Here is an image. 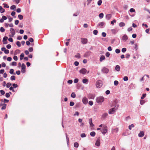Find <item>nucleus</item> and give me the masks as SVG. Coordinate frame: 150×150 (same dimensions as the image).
I'll list each match as a JSON object with an SVG mask.
<instances>
[{"instance_id":"18","label":"nucleus","mask_w":150,"mask_h":150,"mask_svg":"<svg viewBox=\"0 0 150 150\" xmlns=\"http://www.w3.org/2000/svg\"><path fill=\"white\" fill-rule=\"evenodd\" d=\"M120 66L118 65H117L115 67V69L117 71H120Z\"/></svg>"},{"instance_id":"20","label":"nucleus","mask_w":150,"mask_h":150,"mask_svg":"<svg viewBox=\"0 0 150 150\" xmlns=\"http://www.w3.org/2000/svg\"><path fill=\"white\" fill-rule=\"evenodd\" d=\"M105 25V23L103 22H102L99 23H98V25L99 26H100V27H102L103 25Z\"/></svg>"},{"instance_id":"57","label":"nucleus","mask_w":150,"mask_h":150,"mask_svg":"<svg viewBox=\"0 0 150 150\" xmlns=\"http://www.w3.org/2000/svg\"><path fill=\"white\" fill-rule=\"evenodd\" d=\"M16 62H13L11 63V65L13 66H16Z\"/></svg>"},{"instance_id":"50","label":"nucleus","mask_w":150,"mask_h":150,"mask_svg":"<svg viewBox=\"0 0 150 150\" xmlns=\"http://www.w3.org/2000/svg\"><path fill=\"white\" fill-rule=\"evenodd\" d=\"M0 93L2 95H4L5 93V91L2 90H1L0 91Z\"/></svg>"},{"instance_id":"31","label":"nucleus","mask_w":150,"mask_h":150,"mask_svg":"<svg viewBox=\"0 0 150 150\" xmlns=\"http://www.w3.org/2000/svg\"><path fill=\"white\" fill-rule=\"evenodd\" d=\"M74 57H75L78 58H81V55L79 53H77L76 55H75Z\"/></svg>"},{"instance_id":"4","label":"nucleus","mask_w":150,"mask_h":150,"mask_svg":"<svg viewBox=\"0 0 150 150\" xmlns=\"http://www.w3.org/2000/svg\"><path fill=\"white\" fill-rule=\"evenodd\" d=\"M109 71V69L105 67H103L101 69L102 72L105 74H107L108 72Z\"/></svg>"},{"instance_id":"38","label":"nucleus","mask_w":150,"mask_h":150,"mask_svg":"<svg viewBox=\"0 0 150 150\" xmlns=\"http://www.w3.org/2000/svg\"><path fill=\"white\" fill-rule=\"evenodd\" d=\"M104 16V14L103 13H101L99 15V17L100 18H103Z\"/></svg>"},{"instance_id":"64","label":"nucleus","mask_w":150,"mask_h":150,"mask_svg":"<svg viewBox=\"0 0 150 150\" xmlns=\"http://www.w3.org/2000/svg\"><path fill=\"white\" fill-rule=\"evenodd\" d=\"M88 104L90 106H92L93 104V102L92 101H90L88 102Z\"/></svg>"},{"instance_id":"53","label":"nucleus","mask_w":150,"mask_h":150,"mask_svg":"<svg viewBox=\"0 0 150 150\" xmlns=\"http://www.w3.org/2000/svg\"><path fill=\"white\" fill-rule=\"evenodd\" d=\"M74 104V102L73 101H71L69 105L70 106H73Z\"/></svg>"},{"instance_id":"24","label":"nucleus","mask_w":150,"mask_h":150,"mask_svg":"<svg viewBox=\"0 0 150 150\" xmlns=\"http://www.w3.org/2000/svg\"><path fill=\"white\" fill-rule=\"evenodd\" d=\"M95 135H96V133L95 132H93V131L91 132V133H90V135L93 137H94L95 136Z\"/></svg>"},{"instance_id":"56","label":"nucleus","mask_w":150,"mask_h":150,"mask_svg":"<svg viewBox=\"0 0 150 150\" xmlns=\"http://www.w3.org/2000/svg\"><path fill=\"white\" fill-rule=\"evenodd\" d=\"M79 62L77 61H75L74 62V64L76 66H78L79 65Z\"/></svg>"},{"instance_id":"11","label":"nucleus","mask_w":150,"mask_h":150,"mask_svg":"<svg viewBox=\"0 0 150 150\" xmlns=\"http://www.w3.org/2000/svg\"><path fill=\"white\" fill-rule=\"evenodd\" d=\"M115 111V108H113L109 110L108 113L109 114H112L114 113Z\"/></svg>"},{"instance_id":"42","label":"nucleus","mask_w":150,"mask_h":150,"mask_svg":"<svg viewBox=\"0 0 150 150\" xmlns=\"http://www.w3.org/2000/svg\"><path fill=\"white\" fill-rule=\"evenodd\" d=\"M13 71H14L13 69H10V70L9 73L11 74H15L13 73Z\"/></svg>"},{"instance_id":"19","label":"nucleus","mask_w":150,"mask_h":150,"mask_svg":"<svg viewBox=\"0 0 150 150\" xmlns=\"http://www.w3.org/2000/svg\"><path fill=\"white\" fill-rule=\"evenodd\" d=\"M105 57L104 55H101L100 59V61L101 62H102L103 60L105 59Z\"/></svg>"},{"instance_id":"3","label":"nucleus","mask_w":150,"mask_h":150,"mask_svg":"<svg viewBox=\"0 0 150 150\" xmlns=\"http://www.w3.org/2000/svg\"><path fill=\"white\" fill-rule=\"evenodd\" d=\"M102 86V81L101 80H98L97 81L96 83V86L97 88H100Z\"/></svg>"},{"instance_id":"26","label":"nucleus","mask_w":150,"mask_h":150,"mask_svg":"<svg viewBox=\"0 0 150 150\" xmlns=\"http://www.w3.org/2000/svg\"><path fill=\"white\" fill-rule=\"evenodd\" d=\"M71 96L73 98H74L76 96V95L74 92H73L71 93Z\"/></svg>"},{"instance_id":"37","label":"nucleus","mask_w":150,"mask_h":150,"mask_svg":"<svg viewBox=\"0 0 150 150\" xmlns=\"http://www.w3.org/2000/svg\"><path fill=\"white\" fill-rule=\"evenodd\" d=\"M146 93H143L142 94V96L141 97V98L142 99H143L146 97Z\"/></svg>"},{"instance_id":"9","label":"nucleus","mask_w":150,"mask_h":150,"mask_svg":"<svg viewBox=\"0 0 150 150\" xmlns=\"http://www.w3.org/2000/svg\"><path fill=\"white\" fill-rule=\"evenodd\" d=\"M95 145L97 146H99L100 145V141L99 137L98 138L96 141Z\"/></svg>"},{"instance_id":"55","label":"nucleus","mask_w":150,"mask_h":150,"mask_svg":"<svg viewBox=\"0 0 150 150\" xmlns=\"http://www.w3.org/2000/svg\"><path fill=\"white\" fill-rule=\"evenodd\" d=\"M13 88H16L18 86L15 83L13 84Z\"/></svg>"},{"instance_id":"34","label":"nucleus","mask_w":150,"mask_h":150,"mask_svg":"<svg viewBox=\"0 0 150 150\" xmlns=\"http://www.w3.org/2000/svg\"><path fill=\"white\" fill-rule=\"evenodd\" d=\"M111 31H112V33L114 34H115L117 31L116 30L114 29L111 30Z\"/></svg>"},{"instance_id":"62","label":"nucleus","mask_w":150,"mask_h":150,"mask_svg":"<svg viewBox=\"0 0 150 150\" xmlns=\"http://www.w3.org/2000/svg\"><path fill=\"white\" fill-rule=\"evenodd\" d=\"M5 96L6 98H8L10 96L9 93H7L5 94Z\"/></svg>"},{"instance_id":"63","label":"nucleus","mask_w":150,"mask_h":150,"mask_svg":"<svg viewBox=\"0 0 150 150\" xmlns=\"http://www.w3.org/2000/svg\"><path fill=\"white\" fill-rule=\"evenodd\" d=\"M72 82L73 81L72 80H69L67 81V83L69 84H71Z\"/></svg>"},{"instance_id":"46","label":"nucleus","mask_w":150,"mask_h":150,"mask_svg":"<svg viewBox=\"0 0 150 150\" xmlns=\"http://www.w3.org/2000/svg\"><path fill=\"white\" fill-rule=\"evenodd\" d=\"M10 79L12 81L15 80L16 79V77L14 76H11Z\"/></svg>"},{"instance_id":"35","label":"nucleus","mask_w":150,"mask_h":150,"mask_svg":"<svg viewBox=\"0 0 150 150\" xmlns=\"http://www.w3.org/2000/svg\"><path fill=\"white\" fill-rule=\"evenodd\" d=\"M102 1V0H99L97 2V4L98 6H100L101 5Z\"/></svg>"},{"instance_id":"49","label":"nucleus","mask_w":150,"mask_h":150,"mask_svg":"<svg viewBox=\"0 0 150 150\" xmlns=\"http://www.w3.org/2000/svg\"><path fill=\"white\" fill-rule=\"evenodd\" d=\"M128 80V77L127 76H125L123 78V80L124 81H126Z\"/></svg>"},{"instance_id":"2","label":"nucleus","mask_w":150,"mask_h":150,"mask_svg":"<svg viewBox=\"0 0 150 150\" xmlns=\"http://www.w3.org/2000/svg\"><path fill=\"white\" fill-rule=\"evenodd\" d=\"M107 127L106 126H103L102 129H101L100 132L102 133L103 134H105L107 132Z\"/></svg>"},{"instance_id":"25","label":"nucleus","mask_w":150,"mask_h":150,"mask_svg":"<svg viewBox=\"0 0 150 150\" xmlns=\"http://www.w3.org/2000/svg\"><path fill=\"white\" fill-rule=\"evenodd\" d=\"M88 98L92 99H94V96L91 94H89L88 95Z\"/></svg>"},{"instance_id":"8","label":"nucleus","mask_w":150,"mask_h":150,"mask_svg":"<svg viewBox=\"0 0 150 150\" xmlns=\"http://www.w3.org/2000/svg\"><path fill=\"white\" fill-rule=\"evenodd\" d=\"M91 53V52L90 51L87 52L84 54L83 57H87L90 55Z\"/></svg>"},{"instance_id":"45","label":"nucleus","mask_w":150,"mask_h":150,"mask_svg":"<svg viewBox=\"0 0 150 150\" xmlns=\"http://www.w3.org/2000/svg\"><path fill=\"white\" fill-rule=\"evenodd\" d=\"M114 83L115 86H117L118 85L119 82L115 80L114 81Z\"/></svg>"},{"instance_id":"28","label":"nucleus","mask_w":150,"mask_h":150,"mask_svg":"<svg viewBox=\"0 0 150 150\" xmlns=\"http://www.w3.org/2000/svg\"><path fill=\"white\" fill-rule=\"evenodd\" d=\"M16 8V6L15 5H12L10 7V9L11 10H15Z\"/></svg>"},{"instance_id":"40","label":"nucleus","mask_w":150,"mask_h":150,"mask_svg":"<svg viewBox=\"0 0 150 150\" xmlns=\"http://www.w3.org/2000/svg\"><path fill=\"white\" fill-rule=\"evenodd\" d=\"M5 29L3 27H1L0 28V31L1 32H4L5 31Z\"/></svg>"},{"instance_id":"43","label":"nucleus","mask_w":150,"mask_h":150,"mask_svg":"<svg viewBox=\"0 0 150 150\" xmlns=\"http://www.w3.org/2000/svg\"><path fill=\"white\" fill-rule=\"evenodd\" d=\"M16 44L17 45L18 47H21V42H20L19 41H17L16 42Z\"/></svg>"},{"instance_id":"1","label":"nucleus","mask_w":150,"mask_h":150,"mask_svg":"<svg viewBox=\"0 0 150 150\" xmlns=\"http://www.w3.org/2000/svg\"><path fill=\"white\" fill-rule=\"evenodd\" d=\"M104 100V98L103 96H100L97 97L96 99V102L98 103H102Z\"/></svg>"},{"instance_id":"29","label":"nucleus","mask_w":150,"mask_h":150,"mask_svg":"<svg viewBox=\"0 0 150 150\" xmlns=\"http://www.w3.org/2000/svg\"><path fill=\"white\" fill-rule=\"evenodd\" d=\"M26 67L25 65L23 63L21 65V69L22 70H25Z\"/></svg>"},{"instance_id":"16","label":"nucleus","mask_w":150,"mask_h":150,"mask_svg":"<svg viewBox=\"0 0 150 150\" xmlns=\"http://www.w3.org/2000/svg\"><path fill=\"white\" fill-rule=\"evenodd\" d=\"M144 135V133L143 131H140V132L138 134V136L139 137H142Z\"/></svg>"},{"instance_id":"13","label":"nucleus","mask_w":150,"mask_h":150,"mask_svg":"<svg viewBox=\"0 0 150 150\" xmlns=\"http://www.w3.org/2000/svg\"><path fill=\"white\" fill-rule=\"evenodd\" d=\"M81 42L83 44H86L87 42V40L86 38H82Z\"/></svg>"},{"instance_id":"44","label":"nucleus","mask_w":150,"mask_h":150,"mask_svg":"<svg viewBox=\"0 0 150 150\" xmlns=\"http://www.w3.org/2000/svg\"><path fill=\"white\" fill-rule=\"evenodd\" d=\"M3 5H4V7L8 8H9V6L6 3H4Z\"/></svg>"},{"instance_id":"47","label":"nucleus","mask_w":150,"mask_h":150,"mask_svg":"<svg viewBox=\"0 0 150 150\" xmlns=\"http://www.w3.org/2000/svg\"><path fill=\"white\" fill-rule=\"evenodd\" d=\"M93 33L95 35H97L98 33V31L97 30H94L93 31Z\"/></svg>"},{"instance_id":"41","label":"nucleus","mask_w":150,"mask_h":150,"mask_svg":"<svg viewBox=\"0 0 150 150\" xmlns=\"http://www.w3.org/2000/svg\"><path fill=\"white\" fill-rule=\"evenodd\" d=\"M18 17L20 20H22L23 18V16L20 14L18 15Z\"/></svg>"},{"instance_id":"14","label":"nucleus","mask_w":150,"mask_h":150,"mask_svg":"<svg viewBox=\"0 0 150 150\" xmlns=\"http://www.w3.org/2000/svg\"><path fill=\"white\" fill-rule=\"evenodd\" d=\"M82 81L83 83L87 84L88 83V80L87 79L85 78L83 79Z\"/></svg>"},{"instance_id":"52","label":"nucleus","mask_w":150,"mask_h":150,"mask_svg":"<svg viewBox=\"0 0 150 150\" xmlns=\"http://www.w3.org/2000/svg\"><path fill=\"white\" fill-rule=\"evenodd\" d=\"M127 50V49L125 48H123L122 49V52H125Z\"/></svg>"},{"instance_id":"59","label":"nucleus","mask_w":150,"mask_h":150,"mask_svg":"<svg viewBox=\"0 0 150 150\" xmlns=\"http://www.w3.org/2000/svg\"><path fill=\"white\" fill-rule=\"evenodd\" d=\"M80 106V104L79 103H77L75 105V108H78Z\"/></svg>"},{"instance_id":"7","label":"nucleus","mask_w":150,"mask_h":150,"mask_svg":"<svg viewBox=\"0 0 150 150\" xmlns=\"http://www.w3.org/2000/svg\"><path fill=\"white\" fill-rule=\"evenodd\" d=\"M10 31L11 34V37H13L15 34V32L14 29L13 28H11L10 29Z\"/></svg>"},{"instance_id":"32","label":"nucleus","mask_w":150,"mask_h":150,"mask_svg":"<svg viewBox=\"0 0 150 150\" xmlns=\"http://www.w3.org/2000/svg\"><path fill=\"white\" fill-rule=\"evenodd\" d=\"M79 146V144L77 142H76L74 143V146L76 148H78Z\"/></svg>"},{"instance_id":"21","label":"nucleus","mask_w":150,"mask_h":150,"mask_svg":"<svg viewBox=\"0 0 150 150\" xmlns=\"http://www.w3.org/2000/svg\"><path fill=\"white\" fill-rule=\"evenodd\" d=\"M21 52V51L20 50L18 49H17L15 51L14 53V55H16L17 54L20 53Z\"/></svg>"},{"instance_id":"39","label":"nucleus","mask_w":150,"mask_h":150,"mask_svg":"<svg viewBox=\"0 0 150 150\" xmlns=\"http://www.w3.org/2000/svg\"><path fill=\"white\" fill-rule=\"evenodd\" d=\"M134 127V125L133 124H132L131 125H129V129L130 130H131L132 127Z\"/></svg>"},{"instance_id":"5","label":"nucleus","mask_w":150,"mask_h":150,"mask_svg":"<svg viewBox=\"0 0 150 150\" xmlns=\"http://www.w3.org/2000/svg\"><path fill=\"white\" fill-rule=\"evenodd\" d=\"M87 72L86 69L84 68H82L81 70L79 71V73L82 74H85Z\"/></svg>"},{"instance_id":"10","label":"nucleus","mask_w":150,"mask_h":150,"mask_svg":"<svg viewBox=\"0 0 150 150\" xmlns=\"http://www.w3.org/2000/svg\"><path fill=\"white\" fill-rule=\"evenodd\" d=\"M82 102L84 104H86L88 102V99L85 97L83 98L82 99Z\"/></svg>"},{"instance_id":"15","label":"nucleus","mask_w":150,"mask_h":150,"mask_svg":"<svg viewBox=\"0 0 150 150\" xmlns=\"http://www.w3.org/2000/svg\"><path fill=\"white\" fill-rule=\"evenodd\" d=\"M88 121H89V123L90 125V126H91V127H93L94 125L92 123V118L89 119Z\"/></svg>"},{"instance_id":"48","label":"nucleus","mask_w":150,"mask_h":150,"mask_svg":"<svg viewBox=\"0 0 150 150\" xmlns=\"http://www.w3.org/2000/svg\"><path fill=\"white\" fill-rule=\"evenodd\" d=\"M115 52L117 54L120 53V49H117L115 50Z\"/></svg>"},{"instance_id":"23","label":"nucleus","mask_w":150,"mask_h":150,"mask_svg":"<svg viewBox=\"0 0 150 150\" xmlns=\"http://www.w3.org/2000/svg\"><path fill=\"white\" fill-rule=\"evenodd\" d=\"M0 11L1 13H4L5 11V9L3 8L1 6H0Z\"/></svg>"},{"instance_id":"54","label":"nucleus","mask_w":150,"mask_h":150,"mask_svg":"<svg viewBox=\"0 0 150 150\" xmlns=\"http://www.w3.org/2000/svg\"><path fill=\"white\" fill-rule=\"evenodd\" d=\"M79 81V79H75L74 80V83H77Z\"/></svg>"},{"instance_id":"22","label":"nucleus","mask_w":150,"mask_h":150,"mask_svg":"<svg viewBox=\"0 0 150 150\" xmlns=\"http://www.w3.org/2000/svg\"><path fill=\"white\" fill-rule=\"evenodd\" d=\"M108 115V114L107 113H104L103 115L102 116V118L103 119H105L106 118Z\"/></svg>"},{"instance_id":"6","label":"nucleus","mask_w":150,"mask_h":150,"mask_svg":"<svg viewBox=\"0 0 150 150\" xmlns=\"http://www.w3.org/2000/svg\"><path fill=\"white\" fill-rule=\"evenodd\" d=\"M8 39V37L7 36H5L4 37L3 39V44H7V40Z\"/></svg>"},{"instance_id":"60","label":"nucleus","mask_w":150,"mask_h":150,"mask_svg":"<svg viewBox=\"0 0 150 150\" xmlns=\"http://www.w3.org/2000/svg\"><path fill=\"white\" fill-rule=\"evenodd\" d=\"M81 137H86V135L85 133H82L81 134Z\"/></svg>"},{"instance_id":"12","label":"nucleus","mask_w":150,"mask_h":150,"mask_svg":"<svg viewBox=\"0 0 150 150\" xmlns=\"http://www.w3.org/2000/svg\"><path fill=\"white\" fill-rule=\"evenodd\" d=\"M128 39V37L127 35L126 34L124 35L122 38V40L124 41H126V40Z\"/></svg>"},{"instance_id":"30","label":"nucleus","mask_w":150,"mask_h":150,"mask_svg":"<svg viewBox=\"0 0 150 150\" xmlns=\"http://www.w3.org/2000/svg\"><path fill=\"white\" fill-rule=\"evenodd\" d=\"M24 54L23 53H22L20 55V59L22 60L23 59V58L24 57Z\"/></svg>"},{"instance_id":"27","label":"nucleus","mask_w":150,"mask_h":150,"mask_svg":"<svg viewBox=\"0 0 150 150\" xmlns=\"http://www.w3.org/2000/svg\"><path fill=\"white\" fill-rule=\"evenodd\" d=\"M2 107L1 108V110H4L6 108V104L4 103L2 105Z\"/></svg>"},{"instance_id":"33","label":"nucleus","mask_w":150,"mask_h":150,"mask_svg":"<svg viewBox=\"0 0 150 150\" xmlns=\"http://www.w3.org/2000/svg\"><path fill=\"white\" fill-rule=\"evenodd\" d=\"M125 25V24L123 22H120L119 24V25L120 27H123Z\"/></svg>"},{"instance_id":"36","label":"nucleus","mask_w":150,"mask_h":150,"mask_svg":"<svg viewBox=\"0 0 150 150\" xmlns=\"http://www.w3.org/2000/svg\"><path fill=\"white\" fill-rule=\"evenodd\" d=\"M11 84L10 83V82L7 83L6 85V87L7 88H9L10 87V86H11Z\"/></svg>"},{"instance_id":"17","label":"nucleus","mask_w":150,"mask_h":150,"mask_svg":"<svg viewBox=\"0 0 150 150\" xmlns=\"http://www.w3.org/2000/svg\"><path fill=\"white\" fill-rule=\"evenodd\" d=\"M111 17V15L110 14H107L106 16V18L108 20H109Z\"/></svg>"},{"instance_id":"58","label":"nucleus","mask_w":150,"mask_h":150,"mask_svg":"<svg viewBox=\"0 0 150 150\" xmlns=\"http://www.w3.org/2000/svg\"><path fill=\"white\" fill-rule=\"evenodd\" d=\"M29 41L31 42H33L34 41L33 39L32 38H30L28 39Z\"/></svg>"},{"instance_id":"61","label":"nucleus","mask_w":150,"mask_h":150,"mask_svg":"<svg viewBox=\"0 0 150 150\" xmlns=\"http://www.w3.org/2000/svg\"><path fill=\"white\" fill-rule=\"evenodd\" d=\"M110 55V54L109 52H107L105 54V56L107 57H108Z\"/></svg>"},{"instance_id":"51","label":"nucleus","mask_w":150,"mask_h":150,"mask_svg":"<svg viewBox=\"0 0 150 150\" xmlns=\"http://www.w3.org/2000/svg\"><path fill=\"white\" fill-rule=\"evenodd\" d=\"M129 11L132 13L134 12L135 11V10L133 8H131L130 9Z\"/></svg>"}]
</instances>
